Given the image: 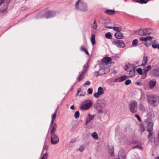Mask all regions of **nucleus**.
I'll return each instance as SVG.
<instances>
[{
	"label": "nucleus",
	"instance_id": "obj_1",
	"mask_svg": "<svg viewBox=\"0 0 159 159\" xmlns=\"http://www.w3.org/2000/svg\"><path fill=\"white\" fill-rule=\"evenodd\" d=\"M75 9L83 12L86 11L88 10L87 3L83 0H78L75 4Z\"/></svg>",
	"mask_w": 159,
	"mask_h": 159
},
{
	"label": "nucleus",
	"instance_id": "obj_2",
	"mask_svg": "<svg viewBox=\"0 0 159 159\" xmlns=\"http://www.w3.org/2000/svg\"><path fill=\"white\" fill-rule=\"evenodd\" d=\"M147 99L148 103L152 106L159 103V98L152 94H147Z\"/></svg>",
	"mask_w": 159,
	"mask_h": 159
},
{
	"label": "nucleus",
	"instance_id": "obj_3",
	"mask_svg": "<svg viewBox=\"0 0 159 159\" xmlns=\"http://www.w3.org/2000/svg\"><path fill=\"white\" fill-rule=\"evenodd\" d=\"M109 66H106L105 63H101L100 65V69L94 73L96 76L104 75L107 73L109 71Z\"/></svg>",
	"mask_w": 159,
	"mask_h": 159
},
{
	"label": "nucleus",
	"instance_id": "obj_4",
	"mask_svg": "<svg viewBox=\"0 0 159 159\" xmlns=\"http://www.w3.org/2000/svg\"><path fill=\"white\" fill-rule=\"evenodd\" d=\"M153 30L150 28L141 29L138 31L139 35L145 36L149 35L153 32Z\"/></svg>",
	"mask_w": 159,
	"mask_h": 159
},
{
	"label": "nucleus",
	"instance_id": "obj_5",
	"mask_svg": "<svg viewBox=\"0 0 159 159\" xmlns=\"http://www.w3.org/2000/svg\"><path fill=\"white\" fill-rule=\"evenodd\" d=\"M130 111L132 113H135L138 111L137 103L135 101L130 102L129 105Z\"/></svg>",
	"mask_w": 159,
	"mask_h": 159
},
{
	"label": "nucleus",
	"instance_id": "obj_6",
	"mask_svg": "<svg viewBox=\"0 0 159 159\" xmlns=\"http://www.w3.org/2000/svg\"><path fill=\"white\" fill-rule=\"evenodd\" d=\"M92 102L89 101H85L83 102L80 106V108L85 110L89 109L92 106Z\"/></svg>",
	"mask_w": 159,
	"mask_h": 159
},
{
	"label": "nucleus",
	"instance_id": "obj_7",
	"mask_svg": "<svg viewBox=\"0 0 159 159\" xmlns=\"http://www.w3.org/2000/svg\"><path fill=\"white\" fill-rule=\"evenodd\" d=\"M89 65L87 63L84 66V70L82 71L81 73L80 74L79 77L78 79V81H80L82 80L84 77L85 75L87 73Z\"/></svg>",
	"mask_w": 159,
	"mask_h": 159
},
{
	"label": "nucleus",
	"instance_id": "obj_8",
	"mask_svg": "<svg viewBox=\"0 0 159 159\" xmlns=\"http://www.w3.org/2000/svg\"><path fill=\"white\" fill-rule=\"evenodd\" d=\"M51 135V144H56L59 141V139L58 136L55 133L50 134Z\"/></svg>",
	"mask_w": 159,
	"mask_h": 159
},
{
	"label": "nucleus",
	"instance_id": "obj_9",
	"mask_svg": "<svg viewBox=\"0 0 159 159\" xmlns=\"http://www.w3.org/2000/svg\"><path fill=\"white\" fill-rule=\"evenodd\" d=\"M145 123L147 125L148 130L149 132H152V130L153 129V125L152 121L149 119H148L145 121Z\"/></svg>",
	"mask_w": 159,
	"mask_h": 159
},
{
	"label": "nucleus",
	"instance_id": "obj_10",
	"mask_svg": "<svg viewBox=\"0 0 159 159\" xmlns=\"http://www.w3.org/2000/svg\"><path fill=\"white\" fill-rule=\"evenodd\" d=\"M47 146L44 145L43 147V149L42 152V156L40 159H47L48 153L47 151Z\"/></svg>",
	"mask_w": 159,
	"mask_h": 159
},
{
	"label": "nucleus",
	"instance_id": "obj_11",
	"mask_svg": "<svg viewBox=\"0 0 159 159\" xmlns=\"http://www.w3.org/2000/svg\"><path fill=\"white\" fill-rule=\"evenodd\" d=\"M55 15V13L52 11H48L42 15V18H46L47 19L52 17Z\"/></svg>",
	"mask_w": 159,
	"mask_h": 159
},
{
	"label": "nucleus",
	"instance_id": "obj_12",
	"mask_svg": "<svg viewBox=\"0 0 159 159\" xmlns=\"http://www.w3.org/2000/svg\"><path fill=\"white\" fill-rule=\"evenodd\" d=\"M104 93V90L103 88L100 87L98 88V92L94 94V97L98 98L100 96L102 95Z\"/></svg>",
	"mask_w": 159,
	"mask_h": 159
},
{
	"label": "nucleus",
	"instance_id": "obj_13",
	"mask_svg": "<svg viewBox=\"0 0 159 159\" xmlns=\"http://www.w3.org/2000/svg\"><path fill=\"white\" fill-rule=\"evenodd\" d=\"M113 43L116 45L117 47L120 48H124L125 46V44L122 40H118L117 41H115L113 42Z\"/></svg>",
	"mask_w": 159,
	"mask_h": 159
},
{
	"label": "nucleus",
	"instance_id": "obj_14",
	"mask_svg": "<svg viewBox=\"0 0 159 159\" xmlns=\"http://www.w3.org/2000/svg\"><path fill=\"white\" fill-rule=\"evenodd\" d=\"M94 107L97 110L98 113L102 114L103 113L102 108L103 107L98 102L95 104Z\"/></svg>",
	"mask_w": 159,
	"mask_h": 159
},
{
	"label": "nucleus",
	"instance_id": "obj_15",
	"mask_svg": "<svg viewBox=\"0 0 159 159\" xmlns=\"http://www.w3.org/2000/svg\"><path fill=\"white\" fill-rule=\"evenodd\" d=\"M156 81L154 79L151 80L149 82L148 85L150 89H152L155 86Z\"/></svg>",
	"mask_w": 159,
	"mask_h": 159
},
{
	"label": "nucleus",
	"instance_id": "obj_16",
	"mask_svg": "<svg viewBox=\"0 0 159 159\" xmlns=\"http://www.w3.org/2000/svg\"><path fill=\"white\" fill-rule=\"evenodd\" d=\"M128 77L127 76L123 75L120 77H119L115 80L116 82H121L125 80Z\"/></svg>",
	"mask_w": 159,
	"mask_h": 159
},
{
	"label": "nucleus",
	"instance_id": "obj_17",
	"mask_svg": "<svg viewBox=\"0 0 159 159\" xmlns=\"http://www.w3.org/2000/svg\"><path fill=\"white\" fill-rule=\"evenodd\" d=\"M51 130L50 132V134H54L56 131L57 125L56 123H54V125L50 126Z\"/></svg>",
	"mask_w": 159,
	"mask_h": 159
},
{
	"label": "nucleus",
	"instance_id": "obj_18",
	"mask_svg": "<svg viewBox=\"0 0 159 159\" xmlns=\"http://www.w3.org/2000/svg\"><path fill=\"white\" fill-rule=\"evenodd\" d=\"M94 115H92L89 114H88L86 118L85 125H87L88 123L90 122L94 118Z\"/></svg>",
	"mask_w": 159,
	"mask_h": 159
},
{
	"label": "nucleus",
	"instance_id": "obj_19",
	"mask_svg": "<svg viewBox=\"0 0 159 159\" xmlns=\"http://www.w3.org/2000/svg\"><path fill=\"white\" fill-rule=\"evenodd\" d=\"M111 59L110 57H105L102 59V63H105L106 66H109L108 64L111 61Z\"/></svg>",
	"mask_w": 159,
	"mask_h": 159
},
{
	"label": "nucleus",
	"instance_id": "obj_20",
	"mask_svg": "<svg viewBox=\"0 0 159 159\" xmlns=\"http://www.w3.org/2000/svg\"><path fill=\"white\" fill-rule=\"evenodd\" d=\"M153 39L154 38L153 37L148 36L145 37H140L139 38V40L141 41H147L148 40H151Z\"/></svg>",
	"mask_w": 159,
	"mask_h": 159
},
{
	"label": "nucleus",
	"instance_id": "obj_21",
	"mask_svg": "<svg viewBox=\"0 0 159 159\" xmlns=\"http://www.w3.org/2000/svg\"><path fill=\"white\" fill-rule=\"evenodd\" d=\"M125 155L124 151L123 150H120L119 151L118 154V159H125Z\"/></svg>",
	"mask_w": 159,
	"mask_h": 159
},
{
	"label": "nucleus",
	"instance_id": "obj_22",
	"mask_svg": "<svg viewBox=\"0 0 159 159\" xmlns=\"http://www.w3.org/2000/svg\"><path fill=\"white\" fill-rule=\"evenodd\" d=\"M152 47L153 48H157L159 49V44H158V42L156 40H154L152 41Z\"/></svg>",
	"mask_w": 159,
	"mask_h": 159
},
{
	"label": "nucleus",
	"instance_id": "obj_23",
	"mask_svg": "<svg viewBox=\"0 0 159 159\" xmlns=\"http://www.w3.org/2000/svg\"><path fill=\"white\" fill-rule=\"evenodd\" d=\"M148 56L146 55L144 56L141 64L142 66H144L147 64L148 61Z\"/></svg>",
	"mask_w": 159,
	"mask_h": 159
},
{
	"label": "nucleus",
	"instance_id": "obj_24",
	"mask_svg": "<svg viewBox=\"0 0 159 159\" xmlns=\"http://www.w3.org/2000/svg\"><path fill=\"white\" fill-rule=\"evenodd\" d=\"M129 71V75L130 77H133L135 75V70L134 68L131 69Z\"/></svg>",
	"mask_w": 159,
	"mask_h": 159
},
{
	"label": "nucleus",
	"instance_id": "obj_25",
	"mask_svg": "<svg viewBox=\"0 0 159 159\" xmlns=\"http://www.w3.org/2000/svg\"><path fill=\"white\" fill-rule=\"evenodd\" d=\"M116 38L118 39H121L123 37L122 34L120 32H117L115 34Z\"/></svg>",
	"mask_w": 159,
	"mask_h": 159
},
{
	"label": "nucleus",
	"instance_id": "obj_26",
	"mask_svg": "<svg viewBox=\"0 0 159 159\" xmlns=\"http://www.w3.org/2000/svg\"><path fill=\"white\" fill-rule=\"evenodd\" d=\"M97 102H98L103 107H105L106 105V101L104 99H100L99 100H98Z\"/></svg>",
	"mask_w": 159,
	"mask_h": 159
},
{
	"label": "nucleus",
	"instance_id": "obj_27",
	"mask_svg": "<svg viewBox=\"0 0 159 159\" xmlns=\"http://www.w3.org/2000/svg\"><path fill=\"white\" fill-rule=\"evenodd\" d=\"M149 135L148 136V139L150 141L152 142L154 141L155 139L154 137L152 136H153V133L152 132H149Z\"/></svg>",
	"mask_w": 159,
	"mask_h": 159
},
{
	"label": "nucleus",
	"instance_id": "obj_28",
	"mask_svg": "<svg viewBox=\"0 0 159 159\" xmlns=\"http://www.w3.org/2000/svg\"><path fill=\"white\" fill-rule=\"evenodd\" d=\"M133 68L132 65L129 64L125 66V69L127 71H129L131 69Z\"/></svg>",
	"mask_w": 159,
	"mask_h": 159
},
{
	"label": "nucleus",
	"instance_id": "obj_29",
	"mask_svg": "<svg viewBox=\"0 0 159 159\" xmlns=\"http://www.w3.org/2000/svg\"><path fill=\"white\" fill-rule=\"evenodd\" d=\"M90 40L92 45L93 46L95 44V36L94 34H91Z\"/></svg>",
	"mask_w": 159,
	"mask_h": 159
},
{
	"label": "nucleus",
	"instance_id": "obj_30",
	"mask_svg": "<svg viewBox=\"0 0 159 159\" xmlns=\"http://www.w3.org/2000/svg\"><path fill=\"white\" fill-rule=\"evenodd\" d=\"M152 75L156 76H159V71L154 70L152 72Z\"/></svg>",
	"mask_w": 159,
	"mask_h": 159
},
{
	"label": "nucleus",
	"instance_id": "obj_31",
	"mask_svg": "<svg viewBox=\"0 0 159 159\" xmlns=\"http://www.w3.org/2000/svg\"><path fill=\"white\" fill-rule=\"evenodd\" d=\"M139 109L142 112H144L145 111V108L144 106L142 104L139 105Z\"/></svg>",
	"mask_w": 159,
	"mask_h": 159
},
{
	"label": "nucleus",
	"instance_id": "obj_32",
	"mask_svg": "<svg viewBox=\"0 0 159 159\" xmlns=\"http://www.w3.org/2000/svg\"><path fill=\"white\" fill-rule=\"evenodd\" d=\"M106 12L108 14L110 15H113L115 13V11L114 10H108L106 11Z\"/></svg>",
	"mask_w": 159,
	"mask_h": 159
},
{
	"label": "nucleus",
	"instance_id": "obj_33",
	"mask_svg": "<svg viewBox=\"0 0 159 159\" xmlns=\"http://www.w3.org/2000/svg\"><path fill=\"white\" fill-rule=\"evenodd\" d=\"M85 148V145H81L79 147L78 150L80 152H83L84 151Z\"/></svg>",
	"mask_w": 159,
	"mask_h": 159
},
{
	"label": "nucleus",
	"instance_id": "obj_34",
	"mask_svg": "<svg viewBox=\"0 0 159 159\" xmlns=\"http://www.w3.org/2000/svg\"><path fill=\"white\" fill-rule=\"evenodd\" d=\"M135 2H139L141 4L143 3H146L147 2V1L148 0H147V1H145V0H133Z\"/></svg>",
	"mask_w": 159,
	"mask_h": 159
},
{
	"label": "nucleus",
	"instance_id": "obj_35",
	"mask_svg": "<svg viewBox=\"0 0 159 159\" xmlns=\"http://www.w3.org/2000/svg\"><path fill=\"white\" fill-rule=\"evenodd\" d=\"M91 136L93 138L95 139H98L97 133L95 132L92 133Z\"/></svg>",
	"mask_w": 159,
	"mask_h": 159
},
{
	"label": "nucleus",
	"instance_id": "obj_36",
	"mask_svg": "<svg viewBox=\"0 0 159 159\" xmlns=\"http://www.w3.org/2000/svg\"><path fill=\"white\" fill-rule=\"evenodd\" d=\"M152 68L151 66H148L146 67L143 69V70L145 72H147L150 70Z\"/></svg>",
	"mask_w": 159,
	"mask_h": 159
},
{
	"label": "nucleus",
	"instance_id": "obj_37",
	"mask_svg": "<svg viewBox=\"0 0 159 159\" xmlns=\"http://www.w3.org/2000/svg\"><path fill=\"white\" fill-rule=\"evenodd\" d=\"M80 113L79 111H76L75 113L74 117L75 119H78L79 117Z\"/></svg>",
	"mask_w": 159,
	"mask_h": 159
},
{
	"label": "nucleus",
	"instance_id": "obj_38",
	"mask_svg": "<svg viewBox=\"0 0 159 159\" xmlns=\"http://www.w3.org/2000/svg\"><path fill=\"white\" fill-rule=\"evenodd\" d=\"M80 49L82 51L86 53L87 55H89V54L87 50L83 47H81L80 48Z\"/></svg>",
	"mask_w": 159,
	"mask_h": 159
},
{
	"label": "nucleus",
	"instance_id": "obj_39",
	"mask_svg": "<svg viewBox=\"0 0 159 159\" xmlns=\"http://www.w3.org/2000/svg\"><path fill=\"white\" fill-rule=\"evenodd\" d=\"M145 95L144 93H141V97L139 99L140 102H142L144 100Z\"/></svg>",
	"mask_w": 159,
	"mask_h": 159
},
{
	"label": "nucleus",
	"instance_id": "obj_40",
	"mask_svg": "<svg viewBox=\"0 0 159 159\" xmlns=\"http://www.w3.org/2000/svg\"><path fill=\"white\" fill-rule=\"evenodd\" d=\"M105 36L107 38L111 39L112 37V35L110 33L108 32L105 34Z\"/></svg>",
	"mask_w": 159,
	"mask_h": 159
},
{
	"label": "nucleus",
	"instance_id": "obj_41",
	"mask_svg": "<svg viewBox=\"0 0 159 159\" xmlns=\"http://www.w3.org/2000/svg\"><path fill=\"white\" fill-rule=\"evenodd\" d=\"M134 148H138L139 149L142 150L143 148L140 145H137L133 147L132 148V149H134Z\"/></svg>",
	"mask_w": 159,
	"mask_h": 159
},
{
	"label": "nucleus",
	"instance_id": "obj_42",
	"mask_svg": "<svg viewBox=\"0 0 159 159\" xmlns=\"http://www.w3.org/2000/svg\"><path fill=\"white\" fill-rule=\"evenodd\" d=\"M113 30L114 31H117V32H120L121 30V28L119 27H114Z\"/></svg>",
	"mask_w": 159,
	"mask_h": 159
},
{
	"label": "nucleus",
	"instance_id": "obj_43",
	"mask_svg": "<svg viewBox=\"0 0 159 159\" xmlns=\"http://www.w3.org/2000/svg\"><path fill=\"white\" fill-rule=\"evenodd\" d=\"M138 43V40L137 39H135L134 40H133V41L132 43V45L133 46H136V45Z\"/></svg>",
	"mask_w": 159,
	"mask_h": 159
},
{
	"label": "nucleus",
	"instance_id": "obj_44",
	"mask_svg": "<svg viewBox=\"0 0 159 159\" xmlns=\"http://www.w3.org/2000/svg\"><path fill=\"white\" fill-rule=\"evenodd\" d=\"M7 8H8V7L7 6H6V7H5V8H2L1 9V12L2 13H3V12H5L7 11Z\"/></svg>",
	"mask_w": 159,
	"mask_h": 159
},
{
	"label": "nucleus",
	"instance_id": "obj_45",
	"mask_svg": "<svg viewBox=\"0 0 159 159\" xmlns=\"http://www.w3.org/2000/svg\"><path fill=\"white\" fill-rule=\"evenodd\" d=\"M137 72L139 74L142 75L143 74V71L142 69L140 68H139L137 70Z\"/></svg>",
	"mask_w": 159,
	"mask_h": 159
},
{
	"label": "nucleus",
	"instance_id": "obj_46",
	"mask_svg": "<svg viewBox=\"0 0 159 159\" xmlns=\"http://www.w3.org/2000/svg\"><path fill=\"white\" fill-rule=\"evenodd\" d=\"M131 81L130 80H128L125 81V84L126 85H128L131 84Z\"/></svg>",
	"mask_w": 159,
	"mask_h": 159
},
{
	"label": "nucleus",
	"instance_id": "obj_47",
	"mask_svg": "<svg viewBox=\"0 0 159 159\" xmlns=\"http://www.w3.org/2000/svg\"><path fill=\"white\" fill-rule=\"evenodd\" d=\"M98 25L97 24L96 22V21L95 20L93 22V28L95 29H96Z\"/></svg>",
	"mask_w": 159,
	"mask_h": 159
},
{
	"label": "nucleus",
	"instance_id": "obj_48",
	"mask_svg": "<svg viewBox=\"0 0 159 159\" xmlns=\"http://www.w3.org/2000/svg\"><path fill=\"white\" fill-rule=\"evenodd\" d=\"M87 93L88 94H91L93 93V89L92 88H89L87 90Z\"/></svg>",
	"mask_w": 159,
	"mask_h": 159
},
{
	"label": "nucleus",
	"instance_id": "obj_49",
	"mask_svg": "<svg viewBox=\"0 0 159 159\" xmlns=\"http://www.w3.org/2000/svg\"><path fill=\"white\" fill-rule=\"evenodd\" d=\"M135 116L137 119L139 121H141V118L139 116L138 114H136L135 115Z\"/></svg>",
	"mask_w": 159,
	"mask_h": 159
},
{
	"label": "nucleus",
	"instance_id": "obj_50",
	"mask_svg": "<svg viewBox=\"0 0 159 159\" xmlns=\"http://www.w3.org/2000/svg\"><path fill=\"white\" fill-rule=\"evenodd\" d=\"M57 116V114L56 113H54L52 115V119L54 120L56 118Z\"/></svg>",
	"mask_w": 159,
	"mask_h": 159
},
{
	"label": "nucleus",
	"instance_id": "obj_51",
	"mask_svg": "<svg viewBox=\"0 0 159 159\" xmlns=\"http://www.w3.org/2000/svg\"><path fill=\"white\" fill-rule=\"evenodd\" d=\"M109 152L111 154V155H112V154L113 153L114 151L113 148L112 147L110 149V150L109 151Z\"/></svg>",
	"mask_w": 159,
	"mask_h": 159
},
{
	"label": "nucleus",
	"instance_id": "obj_52",
	"mask_svg": "<svg viewBox=\"0 0 159 159\" xmlns=\"http://www.w3.org/2000/svg\"><path fill=\"white\" fill-rule=\"evenodd\" d=\"M136 84L138 85L141 86L143 85V84L142 82H137L136 83Z\"/></svg>",
	"mask_w": 159,
	"mask_h": 159
},
{
	"label": "nucleus",
	"instance_id": "obj_53",
	"mask_svg": "<svg viewBox=\"0 0 159 159\" xmlns=\"http://www.w3.org/2000/svg\"><path fill=\"white\" fill-rule=\"evenodd\" d=\"M90 84V82L89 81H87L85 83H84V85H89V84Z\"/></svg>",
	"mask_w": 159,
	"mask_h": 159
},
{
	"label": "nucleus",
	"instance_id": "obj_54",
	"mask_svg": "<svg viewBox=\"0 0 159 159\" xmlns=\"http://www.w3.org/2000/svg\"><path fill=\"white\" fill-rule=\"evenodd\" d=\"M54 120L53 119H52L50 126L54 124Z\"/></svg>",
	"mask_w": 159,
	"mask_h": 159
},
{
	"label": "nucleus",
	"instance_id": "obj_55",
	"mask_svg": "<svg viewBox=\"0 0 159 159\" xmlns=\"http://www.w3.org/2000/svg\"><path fill=\"white\" fill-rule=\"evenodd\" d=\"M144 44L147 47H148L150 45V44H148L147 43H144Z\"/></svg>",
	"mask_w": 159,
	"mask_h": 159
},
{
	"label": "nucleus",
	"instance_id": "obj_56",
	"mask_svg": "<svg viewBox=\"0 0 159 159\" xmlns=\"http://www.w3.org/2000/svg\"><path fill=\"white\" fill-rule=\"evenodd\" d=\"M4 2V0H0V6H1Z\"/></svg>",
	"mask_w": 159,
	"mask_h": 159
},
{
	"label": "nucleus",
	"instance_id": "obj_57",
	"mask_svg": "<svg viewBox=\"0 0 159 159\" xmlns=\"http://www.w3.org/2000/svg\"><path fill=\"white\" fill-rule=\"evenodd\" d=\"M105 27L106 28H109V29H113L114 28V27H111V26H109V27L106 26Z\"/></svg>",
	"mask_w": 159,
	"mask_h": 159
},
{
	"label": "nucleus",
	"instance_id": "obj_58",
	"mask_svg": "<svg viewBox=\"0 0 159 159\" xmlns=\"http://www.w3.org/2000/svg\"><path fill=\"white\" fill-rule=\"evenodd\" d=\"M75 108L74 105H72L70 107V109L72 110H73Z\"/></svg>",
	"mask_w": 159,
	"mask_h": 159
},
{
	"label": "nucleus",
	"instance_id": "obj_59",
	"mask_svg": "<svg viewBox=\"0 0 159 159\" xmlns=\"http://www.w3.org/2000/svg\"><path fill=\"white\" fill-rule=\"evenodd\" d=\"M58 107H57V108L56 109L54 113H56L57 114V111L58 110Z\"/></svg>",
	"mask_w": 159,
	"mask_h": 159
},
{
	"label": "nucleus",
	"instance_id": "obj_60",
	"mask_svg": "<svg viewBox=\"0 0 159 159\" xmlns=\"http://www.w3.org/2000/svg\"><path fill=\"white\" fill-rule=\"evenodd\" d=\"M155 159H159V157H156Z\"/></svg>",
	"mask_w": 159,
	"mask_h": 159
},
{
	"label": "nucleus",
	"instance_id": "obj_61",
	"mask_svg": "<svg viewBox=\"0 0 159 159\" xmlns=\"http://www.w3.org/2000/svg\"><path fill=\"white\" fill-rule=\"evenodd\" d=\"M80 91L79 90H78V91H77V93H79V92H80Z\"/></svg>",
	"mask_w": 159,
	"mask_h": 159
},
{
	"label": "nucleus",
	"instance_id": "obj_62",
	"mask_svg": "<svg viewBox=\"0 0 159 159\" xmlns=\"http://www.w3.org/2000/svg\"><path fill=\"white\" fill-rule=\"evenodd\" d=\"M74 142V141H73V140H71V143H72Z\"/></svg>",
	"mask_w": 159,
	"mask_h": 159
}]
</instances>
